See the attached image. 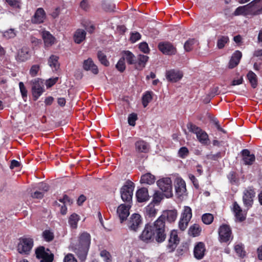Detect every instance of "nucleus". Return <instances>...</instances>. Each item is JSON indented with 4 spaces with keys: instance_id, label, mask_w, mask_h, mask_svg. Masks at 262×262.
<instances>
[{
    "instance_id": "f257e3e1",
    "label": "nucleus",
    "mask_w": 262,
    "mask_h": 262,
    "mask_svg": "<svg viewBox=\"0 0 262 262\" xmlns=\"http://www.w3.org/2000/svg\"><path fill=\"white\" fill-rule=\"evenodd\" d=\"M155 234L156 240L158 243L163 242L165 239V225L163 216H160L153 225H146L139 237L143 242L148 243L154 240Z\"/></svg>"
},
{
    "instance_id": "f03ea898",
    "label": "nucleus",
    "mask_w": 262,
    "mask_h": 262,
    "mask_svg": "<svg viewBox=\"0 0 262 262\" xmlns=\"http://www.w3.org/2000/svg\"><path fill=\"white\" fill-rule=\"evenodd\" d=\"M91 237L89 233L83 232L79 234L78 243H72V247L79 259L85 260L91 244Z\"/></svg>"
},
{
    "instance_id": "7ed1b4c3",
    "label": "nucleus",
    "mask_w": 262,
    "mask_h": 262,
    "mask_svg": "<svg viewBox=\"0 0 262 262\" xmlns=\"http://www.w3.org/2000/svg\"><path fill=\"white\" fill-rule=\"evenodd\" d=\"M135 188L134 183L127 181L120 189L121 197L123 201L129 203L132 201L133 192Z\"/></svg>"
},
{
    "instance_id": "20e7f679",
    "label": "nucleus",
    "mask_w": 262,
    "mask_h": 262,
    "mask_svg": "<svg viewBox=\"0 0 262 262\" xmlns=\"http://www.w3.org/2000/svg\"><path fill=\"white\" fill-rule=\"evenodd\" d=\"M33 246V240L32 238L24 236L19 239L17 245L18 252L23 254H28Z\"/></svg>"
},
{
    "instance_id": "39448f33",
    "label": "nucleus",
    "mask_w": 262,
    "mask_h": 262,
    "mask_svg": "<svg viewBox=\"0 0 262 262\" xmlns=\"http://www.w3.org/2000/svg\"><path fill=\"white\" fill-rule=\"evenodd\" d=\"M187 127L189 131L196 135L197 139L200 143L204 144L208 143V136L205 131L191 123H189Z\"/></svg>"
},
{
    "instance_id": "423d86ee",
    "label": "nucleus",
    "mask_w": 262,
    "mask_h": 262,
    "mask_svg": "<svg viewBox=\"0 0 262 262\" xmlns=\"http://www.w3.org/2000/svg\"><path fill=\"white\" fill-rule=\"evenodd\" d=\"M157 184L159 188L165 193V196L167 198H170L172 196V181L169 178H163L159 180L157 182Z\"/></svg>"
},
{
    "instance_id": "0eeeda50",
    "label": "nucleus",
    "mask_w": 262,
    "mask_h": 262,
    "mask_svg": "<svg viewBox=\"0 0 262 262\" xmlns=\"http://www.w3.org/2000/svg\"><path fill=\"white\" fill-rule=\"evenodd\" d=\"M192 215L191 208L189 206H184L179 222V228L181 230L184 231L186 229Z\"/></svg>"
},
{
    "instance_id": "6e6552de",
    "label": "nucleus",
    "mask_w": 262,
    "mask_h": 262,
    "mask_svg": "<svg viewBox=\"0 0 262 262\" xmlns=\"http://www.w3.org/2000/svg\"><path fill=\"white\" fill-rule=\"evenodd\" d=\"M32 93L34 99L37 100L44 91L43 81L40 79H35L31 81Z\"/></svg>"
},
{
    "instance_id": "1a4fd4ad",
    "label": "nucleus",
    "mask_w": 262,
    "mask_h": 262,
    "mask_svg": "<svg viewBox=\"0 0 262 262\" xmlns=\"http://www.w3.org/2000/svg\"><path fill=\"white\" fill-rule=\"evenodd\" d=\"M142 224V218L138 213H133L127 222V227L129 230L137 231Z\"/></svg>"
},
{
    "instance_id": "9d476101",
    "label": "nucleus",
    "mask_w": 262,
    "mask_h": 262,
    "mask_svg": "<svg viewBox=\"0 0 262 262\" xmlns=\"http://www.w3.org/2000/svg\"><path fill=\"white\" fill-rule=\"evenodd\" d=\"M130 207V202L121 204L118 206L117 212L121 223L125 221L128 216Z\"/></svg>"
},
{
    "instance_id": "9b49d317",
    "label": "nucleus",
    "mask_w": 262,
    "mask_h": 262,
    "mask_svg": "<svg viewBox=\"0 0 262 262\" xmlns=\"http://www.w3.org/2000/svg\"><path fill=\"white\" fill-rule=\"evenodd\" d=\"M180 242L177 230H173L171 231L167 248L169 252H173L177 248Z\"/></svg>"
},
{
    "instance_id": "f8f14e48",
    "label": "nucleus",
    "mask_w": 262,
    "mask_h": 262,
    "mask_svg": "<svg viewBox=\"0 0 262 262\" xmlns=\"http://www.w3.org/2000/svg\"><path fill=\"white\" fill-rule=\"evenodd\" d=\"M176 192L178 197H182L186 195V188L185 182L181 178L178 177L174 181Z\"/></svg>"
},
{
    "instance_id": "ddd939ff",
    "label": "nucleus",
    "mask_w": 262,
    "mask_h": 262,
    "mask_svg": "<svg viewBox=\"0 0 262 262\" xmlns=\"http://www.w3.org/2000/svg\"><path fill=\"white\" fill-rule=\"evenodd\" d=\"M250 16L262 13V0H254L248 4Z\"/></svg>"
},
{
    "instance_id": "4468645a",
    "label": "nucleus",
    "mask_w": 262,
    "mask_h": 262,
    "mask_svg": "<svg viewBox=\"0 0 262 262\" xmlns=\"http://www.w3.org/2000/svg\"><path fill=\"white\" fill-rule=\"evenodd\" d=\"M255 195L254 190L251 188H248L244 191L243 196V202L245 206L248 208L251 207Z\"/></svg>"
},
{
    "instance_id": "2eb2a0df",
    "label": "nucleus",
    "mask_w": 262,
    "mask_h": 262,
    "mask_svg": "<svg viewBox=\"0 0 262 262\" xmlns=\"http://www.w3.org/2000/svg\"><path fill=\"white\" fill-rule=\"evenodd\" d=\"M220 241L222 242H227L230 240L231 236V230L229 226L223 225L219 230Z\"/></svg>"
},
{
    "instance_id": "dca6fc26",
    "label": "nucleus",
    "mask_w": 262,
    "mask_h": 262,
    "mask_svg": "<svg viewBox=\"0 0 262 262\" xmlns=\"http://www.w3.org/2000/svg\"><path fill=\"white\" fill-rule=\"evenodd\" d=\"M36 257L41 258V262H52L53 260V255H49L45 251V248L43 247L38 248L35 251Z\"/></svg>"
},
{
    "instance_id": "f3484780",
    "label": "nucleus",
    "mask_w": 262,
    "mask_h": 262,
    "mask_svg": "<svg viewBox=\"0 0 262 262\" xmlns=\"http://www.w3.org/2000/svg\"><path fill=\"white\" fill-rule=\"evenodd\" d=\"M206 252L205 245L203 242L197 243L194 247V256L197 259H202Z\"/></svg>"
},
{
    "instance_id": "a211bd4d",
    "label": "nucleus",
    "mask_w": 262,
    "mask_h": 262,
    "mask_svg": "<svg viewBox=\"0 0 262 262\" xmlns=\"http://www.w3.org/2000/svg\"><path fill=\"white\" fill-rule=\"evenodd\" d=\"M158 48L165 54L172 55L175 54L176 52V48L171 43L168 42H160L158 45Z\"/></svg>"
},
{
    "instance_id": "6ab92c4d",
    "label": "nucleus",
    "mask_w": 262,
    "mask_h": 262,
    "mask_svg": "<svg viewBox=\"0 0 262 262\" xmlns=\"http://www.w3.org/2000/svg\"><path fill=\"white\" fill-rule=\"evenodd\" d=\"M183 77V73L178 70H170L166 71V79L172 82H176L180 80Z\"/></svg>"
},
{
    "instance_id": "aec40b11",
    "label": "nucleus",
    "mask_w": 262,
    "mask_h": 262,
    "mask_svg": "<svg viewBox=\"0 0 262 262\" xmlns=\"http://www.w3.org/2000/svg\"><path fill=\"white\" fill-rule=\"evenodd\" d=\"M242 160L245 165H251L255 160V155L251 154L248 149H244L242 151Z\"/></svg>"
},
{
    "instance_id": "412c9836",
    "label": "nucleus",
    "mask_w": 262,
    "mask_h": 262,
    "mask_svg": "<svg viewBox=\"0 0 262 262\" xmlns=\"http://www.w3.org/2000/svg\"><path fill=\"white\" fill-rule=\"evenodd\" d=\"M136 196L138 202L142 203L147 201L149 199L148 189L144 187L138 189L136 191Z\"/></svg>"
},
{
    "instance_id": "4be33fe9",
    "label": "nucleus",
    "mask_w": 262,
    "mask_h": 262,
    "mask_svg": "<svg viewBox=\"0 0 262 262\" xmlns=\"http://www.w3.org/2000/svg\"><path fill=\"white\" fill-rule=\"evenodd\" d=\"M46 17V13L43 9L41 8H38L34 15L31 19L33 24H40L43 23Z\"/></svg>"
},
{
    "instance_id": "5701e85b",
    "label": "nucleus",
    "mask_w": 262,
    "mask_h": 262,
    "mask_svg": "<svg viewBox=\"0 0 262 262\" xmlns=\"http://www.w3.org/2000/svg\"><path fill=\"white\" fill-rule=\"evenodd\" d=\"M232 209L237 221L242 222L245 220L246 214L243 211L240 206L236 202H234L233 204Z\"/></svg>"
},
{
    "instance_id": "b1692460",
    "label": "nucleus",
    "mask_w": 262,
    "mask_h": 262,
    "mask_svg": "<svg viewBox=\"0 0 262 262\" xmlns=\"http://www.w3.org/2000/svg\"><path fill=\"white\" fill-rule=\"evenodd\" d=\"M30 57L29 49L26 47H24L18 51L16 60L19 61H25Z\"/></svg>"
},
{
    "instance_id": "393cba45",
    "label": "nucleus",
    "mask_w": 262,
    "mask_h": 262,
    "mask_svg": "<svg viewBox=\"0 0 262 262\" xmlns=\"http://www.w3.org/2000/svg\"><path fill=\"white\" fill-rule=\"evenodd\" d=\"M242 57V53L241 51L237 50L232 55L229 62L228 67L233 69L237 66Z\"/></svg>"
},
{
    "instance_id": "a878e982",
    "label": "nucleus",
    "mask_w": 262,
    "mask_h": 262,
    "mask_svg": "<svg viewBox=\"0 0 262 262\" xmlns=\"http://www.w3.org/2000/svg\"><path fill=\"white\" fill-rule=\"evenodd\" d=\"M42 36L46 47H50L55 43L56 39L49 31H43Z\"/></svg>"
},
{
    "instance_id": "bb28decb",
    "label": "nucleus",
    "mask_w": 262,
    "mask_h": 262,
    "mask_svg": "<svg viewBox=\"0 0 262 262\" xmlns=\"http://www.w3.org/2000/svg\"><path fill=\"white\" fill-rule=\"evenodd\" d=\"M121 58L123 60H126L128 64H134L136 63V57L135 55L129 51H123L121 53Z\"/></svg>"
},
{
    "instance_id": "cd10ccee",
    "label": "nucleus",
    "mask_w": 262,
    "mask_h": 262,
    "mask_svg": "<svg viewBox=\"0 0 262 262\" xmlns=\"http://www.w3.org/2000/svg\"><path fill=\"white\" fill-rule=\"evenodd\" d=\"M83 68L86 71H91L93 73L96 74L98 73L97 67L94 63L91 58L84 61Z\"/></svg>"
},
{
    "instance_id": "c85d7f7f",
    "label": "nucleus",
    "mask_w": 262,
    "mask_h": 262,
    "mask_svg": "<svg viewBox=\"0 0 262 262\" xmlns=\"http://www.w3.org/2000/svg\"><path fill=\"white\" fill-rule=\"evenodd\" d=\"M178 215L177 211L175 209L167 210L164 212L163 214L161 216L164 217V222L165 223V218L166 216L168 222L171 223L174 222Z\"/></svg>"
},
{
    "instance_id": "c756f323",
    "label": "nucleus",
    "mask_w": 262,
    "mask_h": 262,
    "mask_svg": "<svg viewBox=\"0 0 262 262\" xmlns=\"http://www.w3.org/2000/svg\"><path fill=\"white\" fill-rule=\"evenodd\" d=\"M86 32L81 29H77L74 34V41L77 43H80L85 38Z\"/></svg>"
},
{
    "instance_id": "7c9ffc66",
    "label": "nucleus",
    "mask_w": 262,
    "mask_h": 262,
    "mask_svg": "<svg viewBox=\"0 0 262 262\" xmlns=\"http://www.w3.org/2000/svg\"><path fill=\"white\" fill-rule=\"evenodd\" d=\"M148 60V57L146 55H139L138 57V61L136 62V69L138 70H142L145 66Z\"/></svg>"
},
{
    "instance_id": "2f4dec72",
    "label": "nucleus",
    "mask_w": 262,
    "mask_h": 262,
    "mask_svg": "<svg viewBox=\"0 0 262 262\" xmlns=\"http://www.w3.org/2000/svg\"><path fill=\"white\" fill-rule=\"evenodd\" d=\"M249 6L248 5L237 7L233 13L234 15L250 16L249 10Z\"/></svg>"
},
{
    "instance_id": "473e14b6",
    "label": "nucleus",
    "mask_w": 262,
    "mask_h": 262,
    "mask_svg": "<svg viewBox=\"0 0 262 262\" xmlns=\"http://www.w3.org/2000/svg\"><path fill=\"white\" fill-rule=\"evenodd\" d=\"M48 63L54 71H57L59 68L58 57L56 55H51L48 59Z\"/></svg>"
},
{
    "instance_id": "72a5a7b5",
    "label": "nucleus",
    "mask_w": 262,
    "mask_h": 262,
    "mask_svg": "<svg viewBox=\"0 0 262 262\" xmlns=\"http://www.w3.org/2000/svg\"><path fill=\"white\" fill-rule=\"evenodd\" d=\"M154 95V93L151 91H146L143 94L142 97V104L144 108L147 106L148 104L151 101Z\"/></svg>"
},
{
    "instance_id": "f704fd0d",
    "label": "nucleus",
    "mask_w": 262,
    "mask_h": 262,
    "mask_svg": "<svg viewBox=\"0 0 262 262\" xmlns=\"http://www.w3.org/2000/svg\"><path fill=\"white\" fill-rule=\"evenodd\" d=\"M155 177L150 173H147L142 175L140 182L142 184L151 185L155 182Z\"/></svg>"
},
{
    "instance_id": "c9c22d12",
    "label": "nucleus",
    "mask_w": 262,
    "mask_h": 262,
    "mask_svg": "<svg viewBox=\"0 0 262 262\" xmlns=\"http://www.w3.org/2000/svg\"><path fill=\"white\" fill-rule=\"evenodd\" d=\"M136 149L138 152H147L149 149L148 144L142 140L137 141L135 144Z\"/></svg>"
},
{
    "instance_id": "e433bc0d",
    "label": "nucleus",
    "mask_w": 262,
    "mask_h": 262,
    "mask_svg": "<svg viewBox=\"0 0 262 262\" xmlns=\"http://www.w3.org/2000/svg\"><path fill=\"white\" fill-rule=\"evenodd\" d=\"M201 228L198 224H194L191 226L188 230V233L190 235L193 237L198 236L200 234Z\"/></svg>"
},
{
    "instance_id": "4c0bfd02",
    "label": "nucleus",
    "mask_w": 262,
    "mask_h": 262,
    "mask_svg": "<svg viewBox=\"0 0 262 262\" xmlns=\"http://www.w3.org/2000/svg\"><path fill=\"white\" fill-rule=\"evenodd\" d=\"M247 77L251 86L253 88H256L257 85V79L256 75L251 71L248 72Z\"/></svg>"
},
{
    "instance_id": "58836bf2",
    "label": "nucleus",
    "mask_w": 262,
    "mask_h": 262,
    "mask_svg": "<svg viewBox=\"0 0 262 262\" xmlns=\"http://www.w3.org/2000/svg\"><path fill=\"white\" fill-rule=\"evenodd\" d=\"M79 216L75 214H72L69 220V223L71 227L73 228H76L77 226V223L79 220Z\"/></svg>"
},
{
    "instance_id": "ea45409f",
    "label": "nucleus",
    "mask_w": 262,
    "mask_h": 262,
    "mask_svg": "<svg viewBox=\"0 0 262 262\" xmlns=\"http://www.w3.org/2000/svg\"><path fill=\"white\" fill-rule=\"evenodd\" d=\"M198 44V41L194 39H188L184 44V48L186 51H191L195 45Z\"/></svg>"
},
{
    "instance_id": "a19ab883",
    "label": "nucleus",
    "mask_w": 262,
    "mask_h": 262,
    "mask_svg": "<svg viewBox=\"0 0 262 262\" xmlns=\"http://www.w3.org/2000/svg\"><path fill=\"white\" fill-rule=\"evenodd\" d=\"M229 41V38L226 36H222L219 37L217 46L219 49L223 48L225 45Z\"/></svg>"
},
{
    "instance_id": "79ce46f5",
    "label": "nucleus",
    "mask_w": 262,
    "mask_h": 262,
    "mask_svg": "<svg viewBox=\"0 0 262 262\" xmlns=\"http://www.w3.org/2000/svg\"><path fill=\"white\" fill-rule=\"evenodd\" d=\"M97 57L101 64L105 66H108L109 62L106 58V56L102 51L98 52Z\"/></svg>"
},
{
    "instance_id": "37998d69",
    "label": "nucleus",
    "mask_w": 262,
    "mask_h": 262,
    "mask_svg": "<svg viewBox=\"0 0 262 262\" xmlns=\"http://www.w3.org/2000/svg\"><path fill=\"white\" fill-rule=\"evenodd\" d=\"M202 220L205 224L209 225L213 221V216L210 213H205L203 215Z\"/></svg>"
},
{
    "instance_id": "c03bdc74",
    "label": "nucleus",
    "mask_w": 262,
    "mask_h": 262,
    "mask_svg": "<svg viewBox=\"0 0 262 262\" xmlns=\"http://www.w3.org/2000/svg\"><path fill=\"white\" fill-rule=\"evenodd\" d=\"M163 199V194L158 191H156L153 195L152 202L155 204H158L159 203H160V202Z\"/></svg>"
},
{
    "instance_id": "a18cd8bd",
    "label": "nucleus",
    "mask_w": 262,
    "mask_h": 262,
    "mask_svg": "<svg viewBox=\"0 0 262 262\" xmlns=\"http://www.w3.org/2000/svg\"><path fill=\"white\" fill-rule=\"evenodd\" d=\"M146 212L149 216L153 217L156 215L157 213V210L152 205L150 204L146 207Z\"/></svg>"
},
{
    "instance_id": "49530a36",
    "label": "nucleus",
    "mask_w": 262,
    "mask_h": 262,
    "mask_svg": "<svg viewBox=\"0 0 262 262\" xmlns=\"http://www.w3.org/2000/svg\"><path fill=\"white\" fill-rule=\"evenodd\" d=\"M16 35V32L13 29H9L3 33V36L7 39L14 38Z\"/></svg>"
},
{
    "instance_id": "de8ad7c7",
    "label": "nucleus",
    "mask_w": 262,
    "mask_h": 262,
    "mask_svg": "<svg viewBox=\"0 0 262 262\" xmlns=\"http://www.w3.org/2000/svg\"><path fill=\"white\" fill-rule=\"evenodd\" d=\"M116 68L120 72H123L126 69L125 61L121 58L119 60L116 64Z\"/></svg>"
},
{
    "instance_id": "09e8293b",
    "label": "nucleus",
    "mask_w": 262,
    "mask_h": 262,
    "mask_svg": "<svg viewBox=\"0 0 262 262\" xmlns=\"http://www.w3.org/2000/svg\"><path fill=\"white\" fill-rule=\"evenodd\" d=\"M42 236L44 239L47 241L50 242L53 240L54 238L53 233L49 230H45L42 233Z\"/></svg>"
},
{
    "instance_id": "8fccbe9b",
    "label": "nucleus",
    "mask_w": 262,
    "mask_h": 262,
    "mask_svg": "<svg viewBox=\"0 0 262 262\" xmlns=\"http://www.w3.org/2000/svg\"><path fill=\"white\" fill-rule=\"evenodd\" d=\"M6 2L11 6L15 8H19L21 6L20 0H5Z\"/></svg>"
},
{
    "instance_id": "3c124183",
    "label": "nucleus",
    "mask_w": 262,
    "mask_h": 262,
    "mask_svg": "<svg viewBox=\"0 0 262 262\" xmlns=\"http://www.w3.org/2000/svg\"><path fill=\"white\" fill-rule=\"evenodd\" d=\"M189 154V150L186 147H182L180 148L178 151V155L181 158H185Z\"/></svg>"
},
{
    "instance_id": "603ef678",
    "label": "nucleus",
    "mask_w": 262,
    "mask_h": 262,
    "mask_svg": "<svg viewBox=\"0 0 262 262\" xmlns=\"http://www.w3.org/2000/svg\"><path fill=\"white\" fill-rule=\"evenodd\" d=\"M137 120V115L136 114L132 113L130 114L128 118V122L130 125L135 126L136 121Z\"/></svg>"
},
{
    "instance_id": "864d4df0",
    "label": "nucleus",
    "mask_w": 262,
    "mask_h": 262,
    "mask_svg": "<svg viewBox=\"0 0 262 262\" xmlns=\"http://www.w3.org/2000/svg\"><path fill=\"white\" fill-rule=\"evenodd\" d=\"M234 250L238 256L242 257L244 256L245 252L243 251V247L242 244H237L234 246Z\"/></svg>"
},
{
    "instance_id": "5fc2aeb1",
    "label": "nucleus",
    "mask_w": 262,
    "mask_h": 262,
    "mask_svg": "<svg viewBox=\"0 0 262 262\" xmlns=\"http://www.w3.org/2000/svg\"><path fill=\"white\" fill-rule=\"evenodd\" d=\"M139 48L140 50L144 53H148L149 52L148 45L145 42L140 43L139 45Z\"/></svg>"
},
{
    "instance_id": "6e6d98bb",
    "label": "nucleus",
    "mask_w": 262,
    "mask_h": 262,
    "mask_svg": "<svg viewBox=\"0 0 262 262\" xmlns=\"http://www.w3.org/2000/svg\"><path fill=\"white\" fill-rule=\"evenodd\" d=\"M19 87L20 89V92L21 93L23 99L26 98L27 97L28 92L23 82H20L19 83Z\"/></svg>"
},
{
    "instance_id": "4d7b16f0",
    "label": "nucleus",
    "mask_w": 262,
    "mask_h": 262,
    "mask_svg": "<svg viewBox=\"0 0 262 262\" xmlns=\"http://www.w3.org/2000/svg\"><path fill=\"white\" fill-rule=\"evenodd\" d=\"M141 38V35L137 32H132L130 34V40L132 42L134 43Z\"/></svg>"
},
{
    "instance_id": "13d9d810",
    "label": "nucleus",
    "mask_w": 262,
    "mask_h": 262,
    "mask_svg": "<svg viewBox=\"0 0 262 262\" xmlns=\"http://www.w3.org/2000/svg\"><path fill=\"white\" fill-rule=\"evenodd\" d=\"M39 70V66L38 65H33L31 67L30 70V74L31 75L32 77H34L37 74Z\"/></svg>"
},
{
    "instance_id": "bf43d9fd",
    "label": "nucleus",
    "mask_w": 262,
    "mask_h": 262,
    "mask_svg": "<svg viewBox=\"0 0 262 262\" xmlns=\"http://www.w3.org/2000/svg\"><path fill=\"white\" fill-rule=\"evenodd\" d=\"M100 255L103 258L105 262H111L110 253L105 250H103L100 253Z\"/></svg>"
},
{
    "instance_id": "052dcab7",
    "label": "nucleus",
    "mask_w": 262,
    "mask_h": 262,
    "mask_svg": "<svg viewBox=\"0 0 262 262\" xmlns=\"http://www.w3.org/2000/svg\"><path fill=\"white\" fill-rule=\"evenodd\" d=\"M58 80V77L50 78L46 82V84L47 88H50L56 83Z\"/></svg>"
},
{
    "instance_id": "680f3d73",
    "label": "nucleus",
    "mask_w": 262,
    "mask_h": 262,
    "mask_svg": "<svg viewBox=\"0 0 262 262\" xmlns=\"http://www.w3.org/2000/svg\"><path fill=\"white\" fill-rule=\"evenodd\" d=\"M64 262H77L72 254H68L64 259Z\"/></svg>"
},
{
    "instance_id": "e2e57ef3",
    "label": "nucleus",
    "mask_w": 262,
    "mask_h": 262,
    "mask_svg": "<svg viewBox=\"0 0 262 262\" xmlns=\"http://www.w3.org/2000/svg\"><path fill=\"white\" fill-rule=\"evenodd\" d=\"M31 196L33 198L40 199L43 197L44 193L43 192H41L39 190L36 191L31 194Z\"/></svg>"
},
{
    "instance_id": "0e129e2a",
    "label": "nucleus",
    "mask_w": 262,
    "mask_h": 262,
    "mask_svg": "<svg viewBox=\"0 0 262 262\" xmlns=\"http://www.w3.org/2000/svg\"><path fill=\"white\" fill-rule=\"evenodd\" d=\"M38 189L39 191L43 192L45 194V192L49 190V186L46 183H41L39 184Z\"/></svg>"
},
{
    "instance_id": "69168bd1",
    "label": "nucleus",
    "mask_w": 262,
    "mask_h": 262,
    "mask_svg": "<svg viewBox=\"0 0 262 262\" xmlns=\"http://www.w3.org/2000/svg\"><path fill=\"white\" fill-rule=\"evenodd\" d=\"M59 200L63 205H70L72 203L70 198L66 195H64L62 199H60Z\"/></svg>"
},
{
    "instance_id": "338daca9",
    "label": "nucleus",
    "mask_w": 262,
    "mask_h": 262,
    "mask_svg": "<svg viewBox=\"0 0 262 262\" xmlns=\"http://www.w3.org/2000/svg\"><path fill=\"white\" fill-rule=\"evenodd\" d=\"M243 77H240L236 79H234L232 82V85H236L241 84L243 83Z\"/></svg>"
},
{
    "instance_id": "774afa93",
    "label": "nucleus",
    "mask_w": 262,
    "mask_h": 262,
    "mask_svg": "<svg viewBox=\"0 0 262 262\" xmlns=\"http://www.w3.org/2000/svg\"><path fill=\"white\" fill-rule=\"evenodd\" d=\"M188 176H189V178L191 181V182L193 183V185L195 187H198V182L196 179L194 177V176H193L192 174H189Z\"/></svg>"
}]
</instances>
